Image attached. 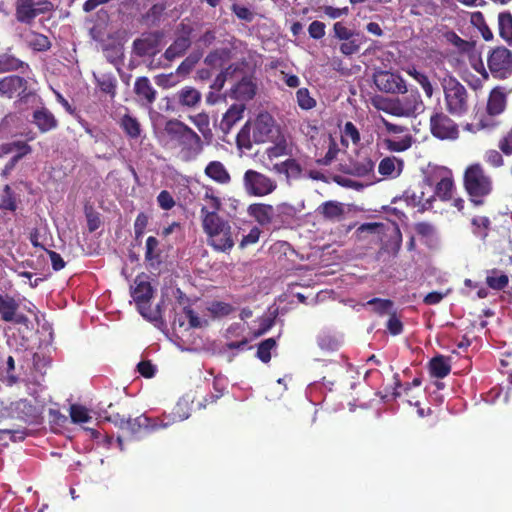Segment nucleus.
<instances>
[{
    "instance_id": "obj_33",
    "label": "nucleus",
    "mask_w": 512,
    "mask_h": 512,
    "mask_svg": "<svg viewBox=\"0 0 512 512\" xmlns=\"http://www.w3.org/2000/svg\"><path fill=\"white\" fill-rule=\"evenodd\" d=\"M231 57V51L228 48H217L210 51L204 59V63L210 68L222 67Z\"/></svg>"
},
{
    "instance_id": "obj_29",
    "label": "nucleus",
    "mask_w": 512,
    "mask_h": 512,
    "mask_svg": "<svg viewBox=\"0 0 512 512\" xmlns=\"http://www.w3.org/2000/svg\"><path fill=\"white\" fill-rule=\"evenodd\" d=\"M35 3L33 0H17L15 16L18 22L31 24L36 18Z\"/></svg>"
},
{
    "instance_id": "obj_24",
    "label": "nucleus",
    "mask_w": 512,
    "mask_h": 512,
    "mask_svg": "<svg viewBox=\"0 0 512 512\" xmlns=\"http://www.w3.org/2000/svg\"><path fill=\"white\" fill-rule=\"evenodd\" d=\"M11 50L12 48H8L6 52L0 54V74L15 71L24 73L25 70H29V64L17 58L11 53Z\"/></svg>"
},
{
    "instance_id": "obj_15",
    "label": "nucleus",
    "mask_w": 512,
    "mask_h": 512,
    "mask_svg": "<svg viewBox=\"0 0 512 512\" xmlns=\"http://www.w3.org/2000/svg\"><path fill=\"white\" fill-rule=\"evenodd\" d=\"M426 183L422 185H418L417 187H410L405 190L403 194V198L408 206L413 208H417V211L420 213L425 212L432 208V203L434 201V195L426 196Z\"/></svg>"
},
{
    "instance_id": "obj_42",
    "label": "nucleus",
    "mask_w": 512,
    "mask_h": 512,
    "mask_svg": "<svg viewBox=\"0 0 512 512\" xmlns=\"http://www.w3.org/2000/svg\"><path fill=\"white\" fill-rule=\"evenodd\" d=\"M121 128L130 138L136 139L141 134L140 123L130 115H124L120 122Z\"/></svg>"
},
{
    "instance_id": "obj_57",
    "label": "nucleus",
    "mask_w": 512,
    "mask_h": 512,
    "mask_svg": "<svg viewBox=\"0 0 512 512\" xmlns=\"http://www.w3.org/2000/svg\"><path fill=\"white\" fill-rule=\"evenodd\" d=\"M251 126L247 122L239 131L236 137L237 145L241 148L250 149L252 146L253 138L250 137Z\"/></svg>"
},
{
    "instance_id": "obj_17",
    "label": "nucleus",
    "mask_w": 512,
    "mask_h": 512,
    "mask_svg": "<svg viewBox=\"0 0 512 512\" xmlns=\"http://www.w3.org/2000/svg\"><path fill=\"white\" fill-rule=\"evenodd\" d=\"M274 127L273 117L265 112L260 113L252 125V138L254 143H265L271 138Z\"/></svg>"
},
{
    "instance_id": "obj_18",
    "label": "nucleus",
    "mask_w": 512,
    "mask_h": 512,
    "mask_svg": "<svg viewBox=\"0 0 512 512\" xmlns=\"http://www.w3.org/2000/svg\"><path fill=\"white\" fill-rule=\"evenodd\" d=\"M161 34L159 32H151L143 34L142 37L133 41V52L139 57L155 55L158 51Z\"/></svg>"
},
{
    "instance_id": "obj_45",
    "label": "nucleus",
    "mask_w": 512,
    "mask_h": 512,
    "mask_svg": "<svg viewBox=\"0 0 512 512\" xmlns=\"http://www.w3.org/2000/svg\"><path fill=\"white\" fill-rule=\"evenodd\" d=\"M17 209V201L15 193L12 188L7 184L2 190L0 196V210H8L14 212Z\"/></svg>"
},
{
    "instance_id": "obj_46",
    "label": "nucleus",
    "mask_w": 512,
    "mask_h": 512,
    "mask_svg": "<svg viewBox=\"0 0 512 512\" xmlns=\"http://www.w3.org/2000/svg\"><path fill=\"white\" fill-rule=\"evenodd\" d=\"M473 233L481 239H485L490 230L491 221L486 216H476L471 221Z\"/></svg>"
},
{
    "instance_id": "obj_43",
    "label": "nucleus",
    "mask_w": 512,
    "mask_h": 512,
    "mask_svg": "<svg viewBox=\"0 0 512 512\" xmlns=\"http://www.w3.org/2000/svg\"><path fill=\"white\" fill-rule=\"evenodd\" d=\"M277 346L274 338H267L261 341L257 346L256 356L263 363H268L271 360V351Z\"/></svg>"
},
{
    "instance_id": "obj_25",
    "label": "nucleus",
    "mask_w": 512,
    "mask_h": 512,
    "mask_svg": "<svg viewBox=\"0 0 512 512\" xmlns=\"http://www.w3.org/2000/svg\"><path fill=\"white\" fill-rule=\"evenodd\" d=\"M33 123L41 133L49 132L58 126V121L51 111L42 107L33 112Z\"/></svg>"
},
{
    "instance_id": "obj_12",
    "label": "nucleus",
    "mask_w": 512,
    "mask_h": 512,
    "mask_svg": "<svg viewBox=\"0 0 512 512\" xmlns=\"http://www.w3.org/2000/svg\"><path fill=\"white\" fill-rule=\"evenodd\" d=\"M376 87L385 93L405 94L407 87L405 80L397 73L378 71L373 76Z\"/></svg>"
},
{
    "instance_id": "obj_58",
    "label": "nucleus",
    "mask_w": 512,
    "mask_h": 512,
    "mask_svg": "<svg viewBox=\"0 0 512 512\" xmlns=\"http://www.w3.org/2000/svg\"><path fill=\"white\" fill-rule=\"evenodd\" d=\"M333 31L335 37L341 41L349 40L350 38L359 34L358 32L347 28L342 22L334 23Z\"/></svg>"
},
{
    "instance_id": "obj_34",
    "label": "nucleus",
    "mask_w": 512,
    "mask_h": 512,
    "mask_svg": "<svg viewBox=\"0 0 512 512\" xmlns=\"http://www.w3.org/2000/svg\"><path fill=\"white\" fill-rule=\"evenodd\" d=\"M145 261L151 266L161 263V250L159 249V241L154 236H149L145 245Z\"/></svg>"
},
{
    "instance_id": "obj_36",
    "label": "nucleus",
    "mask_w": 512,
    "mask_h": 512,
    "mask_svg": "<svg viewBox=\"0 0 512 512\" xmlns=\"http://www.w3.org/2000/svg\"><path fill=\"white\" fill-rule=\"evenodd\" d=\"M27 44L36 52L48 51L52 46L50 39L46 35L36 31L30 32Z\"/></svg>"
},
{
    "instance_id": "obj_5",
    "label": "nucleus",
    "mask_w": 512,
    "mask_h": 512,
    "mask_svg": "<svg viewBox=\"0 0 512 512\" xmlns=\"http://www.w3.org/2000/svg\"><path fill=\"white\" fill-rule=\"evenodd\" d=\"M356 233L361 238L364 234H373L379 237L381 249L396 256L401 249L402 233L397 223H364L357 228Z\"/></svg>"
},
{
    "instance_id": "obj_61",
    "label": "nucleus",
    "mask_w": 512,
    "mask_h": 512,
    "mask_svg": "<svg viewBox=\"0 0 512 512\" xmlns=\"http://www.w3.org/2000/svg\"><path fill=\"white\" fill-rule=\"evenodd\" d=\"M231 11L236 15V17L240 20H244L246 22H251L254 19V14L250 11L249 8L245 6H241L239 4H232Z\"/></svg>"
},
{
    "instance_id": "obj_19",
    "label": "nucleus",
    "mask_w": 512,
    "mask_h": 512,
    "mask_svg": "<svg viewBox=\"0 0 512 512\" xmlns=\"http://www.w3.org/2000/svg\"><path fill=\"white\" fill-rule=\"evenodd\" d=\"M184 34L175 38V40L165 50L163 56L168 61H173L176 58L183 56L191 46V32L190 26H183Z\"/></svg>"
},
{
    "instance_id": "obj_16",
    "label": "nucleus",
    "mask_w": 512,
    "mask_h": 512,
    "mask_svg": "<svg viewBox=\"0 0 512 512\" xmlns=\"http://www.w3.org/2000/svg\"><path fill=\"white\" fill-rule=\"evenodd\" d=\"M167 426L168 423L159 418H149L145 415H140L135 418H127L124 430L131 435H137L142 431L152 432Z\"/></svg>"
},
{
    "instance_id": "obj_7",
    "label": "nucleus",
    "mask_w": 512,
    "mask_h": 512,
    "mask_svg": "<svg viewBox=\"0 0 512 512\" xmlns=\"http://www.w3.org/2000/svg\"><path fill=\"white\" fill-rule=\"evenodd\" d=\"M487 67L494 79L509 78L512 75V52L504 46L490 49L487 55Z\"/></svg>"
},
{
    "instance_id": "obj_1",
    "label": "nucleus",
    "mask_w": 512,
    "mask_h": 512,
    "mask_svg": "<svg viewBox=\"0 0 512 512\" xmlns=\"http://www.w3.org/2000/svg\"><path fill=\"white\" fill-rule=\"evenodd\" d=\"M164 131L172 148L178 150V158L183 162H191L202 153L203 142L200 136L182 121L177 119L167 121Z\"/></svg>"
},
{
    "instance_id": "obj_32",
    "label": "nucleus",
    "mask_w": 512,
    "mask_h": 512,
    "mask_svg": "<svg viewBox=\"0 0 512 512\" xmlns=\"http://www.w3.org/2000/svg\"><path fill=\"white\" fill-rule=\"evenodd\" d=\"M429 370L433 377L438 379L445 378L451 371L449 359L443 355L433 357L429 362Z\"/></svg>"
},
{
    "instance_id": "obj_26",
    "label": "nucleus",
    "mask_w": 512,
    "mask_h": 512,
    "mask_svg": "<svg viewBox=\"0 0 512 512\" xmlns=\"http://www.w3.org/2000/svg\"><path fill=\"white\" fill-rule=\"evenodd\" d=\"M134 92L137 97L146 104H152L156 100L157 92L151 85L150 80L145 76L136 79Z\"/></svg>"
},
{
    "instance_id": "obj_53",
    "label": "nucleus",
    "mask_w": 512,
    "mask_h": 512,
    "mask_svg": "<svg viewBox=\"0 0 512 512\" xmlns=\"http://www.w3.org/2000/svg\"><path fill=\"white\" fill-rule=\"evenodd\" d=\"M296 99L299 107L303 110H310L316 106V100L310 95L307 88L298 89Z\"/></svg>"
},
{
    "instance_id": "obj_59",
    "label": "nucleus",
    "mask_w": 512,
    "mask_h": 512,
    "mask_svg": "<svg viewBox=\"0 0 512 512\" xmlns=\"http://www.w3.org/2000/svg\"><path fill=\"white\" fill-rule=\"evenodd\" d=\"M386 327L389 333L393 336H397L403 332V323L395 311L390 313Z\"/></svg>"
},
{
    "instance_id": "obj_9",
    "label": "nucleus",
    "mask_w": 512,
    "mask_h": 512,
    "mask_svg": "<svg viewBox=\"0 0 512 512\" xmlns=\"http://www.w3.org/2000/svg\"><path fill=\"white\" fill-rule=\"evenodd\" d=\"M429 125L431 134L439 140H456L459 137L457 123L443 111L433 113Z\"/></svg>"
},
{
    "instance_id": "obj_4",
    "label": "nucleus",
    "mask_w": 512,
    "mask_h": 512,
    "mask_svg": "<svg viewBox=\"0 0 512 512\" xmlns=\"http://www.w3.org/2000/svg\"><path fill=\"white\" fill-rule=\"evenodd\" d=\"M463 184L470 201L475 206L484 204V198L492 192L493 188L491 177L479 163L471 164L465 169Z\"/></svg>"
},
{
    "instance_id": "obj_38",
    "label": "nucleus",
    "mask_w": 512,
    "mask_h": 512,
    "mask_svg": "<svg viewBox=\"0 0 512 512\" xmlns=\"http://www.w3.org/2000/svg\"><path fill=\"white\" fill-rule=\"evenodd\" d=\"M499 34L509 44H512V15L510 12H502L498 16Z\"/></svg>"
},
{
    "instance_id": "obj_22",
    "label": "nucleus",
    "mask_w": 512,
    "mask_h": 512,
    "mask_svg": "<svg viewBox=\"0 0 512 512\" xmlns=\"http://www.w3.org/2000/svg\"><path fill=\"white\" fill-rule=\"evenodd\" d=\"M507 105V93L504 87H494L488 96L486 111L490 116H498L504 112Z\"/></svg>"
},
{
    "instance_id": "obj_54",
    "label": "nucleus",
    "mask_w": 512,
    "mask_h": 512,
    "mask_svg": "<svg viewBox=\"0 0 512 512\" xmlns=\"http://www.w3.org/2000/svg\"><path fill=\"white\" fill-rule=\"evenodd\" d=\"M393 379H394V384H395V388H394V391H393V396L394 398H397V397H400L401 396V392L398 390L399 388H402L403 387V390H404V393L406 395L409 394V391L411 390L412 387H418L421 385L422 383V380L421 378L419 377H416L412 380V382H408V383H405L404 385H402L401 383V380H400V377H399V374H394L393 376Z\"/></svg>"
},
{
    "instance_id": "obj_55",
    "label": "nucleus",
    "mask_w": 512,
    "mask_h": 512,
    "mask_svg": "<svg viewBox=\"0 0 512 512\" xmlns=\"http://www.w3.org/2000/svg\"><path fill=\"white\" fill-rule=\"evenodd\" d=\"M339 153L338 144L334 140L332 136H329V146L328 151L324 155V157L317 160V164L320 166H328L330 165L337 157Z\"/></svg>"
},
{
    "instance_id": "obj_11",
    "label": "nucleus",
    "mask_w": 512,
    "mask_h": 512,
    "mask_svg": "<svg viewBox=\"0 0 512 512\" xmlns=\"http://www.w3.org/2000/svg\"><path fill=\"white\" fill-rule=\"evenodd\" d=\"M131 289V296L140 314L145 318H149L148 311H150V300L153 297L154 289L150 282L146 280V276L138 275Z\"/></svg>"
},
{
    "instance_id": "obj_51",
    "label": "nucleus",
    "mask_w": 512,
    "mask_h": 512,
    "mask_svg": "<svg viewBox=\"0 0 512 512\" xmlns=\"http://www.w3.org/2000/svg\"><path fill=\"white\" fill-rule=\"evenodd\" d=\"M2 151L4 153H11L13 151H16L15 155L20 156V158H23L32 152V148L29 144H27L24 141H14L2 145Z\"/></svg>"
},
{
    "instance_id": "obj_30",
    "label": "nucleus",
    "mask_w": 512,
    "mask_h": 512,
    "mask_svg": "<svg viewBox=\"0 0 512 512\" xmlns=\"http://www.w3.org/2000/svg\"><path fill=\"white\" fill-rule=\"evenodd\" d=\"M317 211L329 221L341 220L345 213L343 204L337 201H326L318 207Z\"/></svg>"
},
{
    "instance_id": "obj_35",
    "label": "nucleus",
    "mask_w": 512,
    "mask_h": 512,
    "mask_svg": "<svg viewBox=\"0 0 512 512\" xmlns=\"http://www.w3.org/2000/svg\"><path fill=\"white\" fill-rule=\"evenodd\" d=\"M509 283V278L500 270L494 268L487 271L486 284L493 290H502Z\"/></svg>"
},
{
    "instance_id": "obj_50",
    "label": "nucleus",
    "mask_w": 512,
    "mask_h": 512,
    "mask_svg": "<svg viewBox=\"0 0 512 512\" xmlns=\"http://www.w3.org/2000/svg\"><path fill=\"white\" fill-rule=\"evenodd\" d=\"M364 36L360 33L349 40H346L341 43L339 49L340 52L345 56H350L357 53L360 49V45L362 44Z\"/></svg>"
},
{
    "instance_id": "obj_44",
    "label": "nucleus",
    "mask_w": 512,
    "mask_h": 512,
    "mask_svg": "<svg viewBox=\"0 0 512 512\" xmlns=\"http://www.w3.org/2000/svg\"><path fill=\"white\" fill-rule=\"evenodd\" d=\"M204 200L207 202V205L202 206L200 210L201 220L203 219V210H206L207 213L214 212L215 214H218V211L222 207L220 198L214 195L213 189L211 188L206 189Z\"/></svg>"
},
{
    "instance_id": "obj_49",
    "label": "nucleus",
    "mask_w": 512,
    "mask_h": 512,
    "mask_svg": "<svg viewBox=\"0 0 512 512\" xmlns=\"http://www.w3.org/2000/svg\"><path fill=\"white\" fill-rule=\"evenodd\" d=\"M367 305L373 306V310L380 316L392 313L394 302L390 299L372 298L367 302Z\"/></svg>"
},
{
    "instance_id": "obj_64",
    "label": "nucleus",
    "mask_w": 512,
    "mask_h": 512,
    "mask_svg": "<svg viewBox=\"0 0 512 512\" xmlns=\"http://www.w3.org/2000/svg\"><path fill=\"white\" fill-rule=\"evenodd\" d=\"M498 147L500 151L505 155L512 154V127L511 130L503 138L500 139Z\"/></svg>"
},
{
    "instance_id": "obj_23",
    "label": "nucleus",
    "mask_w": 512,
    "mask_h": 512,
    "mask_svg": "<svg viewBox=\"0 0 512 512\" xmlns=\"http://www.w3.org/2000/svg\"><path fill=\"white\" fill-rule=\"evenodd\" d=\"M202 99L200 91L192 86H184L176 92L174 100L181 107L194 109L196 108Z\"/></svg>"
},
{
    "instance_id": "obj_28",
    "label": "nucleus",
    "mask_w": 512,
    "mask_h": 512,
    "mask_svg": "<svg viewBox=\"0 0 512 512\" xmlns=\"http://www.w3.org/2000/svg\"><path fill=\"white\" fill-rule=\"evenodd\" d=\"M244 112L243 105L233 104L223 115L220 122V129L224 134H228L232 127L242 119Z\"/></svg>"
},
{
    "instance_id": "obj_62",
    "label": "nucleus",
    "mask_w": 512,
    "mask_h": 512,
    "mask_svg": "<svg viewBox=\"0 0 512 512\" xmlns=\"http://www.w3.org/2000/svg\"><path fill=\"white\" fill-rule=\"evenodd\" d=\"M485 161L492 167H501L504 164V159L502 154L494 149L488 150L485 153Z\"/></svg>"
},
{
    "instance_id": "obj_41",
    "label": "nucleus",
    "mask_w": 512,
    "mask_h": 512,
    "mask_svg": "<svg viewBox=\"0 0 512 512\" xmlns=\"http://www.w3.org/2000/svg\"><path fill=\"white\" fill-rule=\"evenodd\" d=\"M381 102L383 103V105L378 104L376 100L373 101L375 107H377L378 109H381L393 116L406 117V112H404L405 109L402 106L403 104L400 98H397L394 101L381 100Z\"/></svg>"
},
{
    "instance_id": "obj_60",
    "label": "nucleus",
    "mask_w": 512,
    "mask_h": 512,
    "mask_svg": "<svg viewBox=\"0 0 512 512\" xmlns=\"http://www.w3.org/2000/svg\"><path fill=\"white\" fill-rule=\"evenodd\" d=\"M395 162L394 157L383 158L379 163L378 172L383 176H393L396 169Z\"/></svg>"
},
{
    "instance_id": "obj_3",
    "label": "nucleus",
    "mask_w": 512,
    "mask_h": 512,
    "mask_svg": "<svg viewBox=\"0 0 512 512\" xmlns=\"http://www.w3.org/2000/svg\"><path fill=\"white\" fill-rule=\"evenodd\" d=\"M440 84L446 112L454 117L466 115L471 106V97L467 88L452 75L443 77Z\"/></svg>"
},
{
    "instance_id": "obj_47",
    "label": "nucleus",
    "mask_w": 512,
    "mask_h": 512,
    "mask_svg": "<svg viewBox=\"0 0 512 512\" xmlns=\"http://www.w3.org/2000/svg\"><path fill=\"white\" fill-rule=\"evenodd\" d=\"M471 23L475 27H477V29L479 30V32L481 33V35L485 41H490L493 39V33L490 30V28L488 27L482 12H480V11L474 12L471 15Z\"/></svg>"
},
{
    "instance_id": "obj_8",
    "label": "nucleus",
    "mask_w": 512,
    "mask_h": 512,
    "mask_svg": "<svg viewBox=\"0 0 512 512\" xmlns=\"http://www.w3.org/2000/svg\"><path fill=\"white\" fill-rule=\"evenodd\" d=\"M243 185L249 195L258 197L269 195L277 188L275 180L252 169L244 173Z\"/></svg>"
},
{
    "instance_id": "obj_27",
    "label": "nucleus",
    "mask_w": 512,
    "mask_h": 512,
    "mask_svg": "<svg viewBox=\"0 0 512 512\" xmlns=\"http://www.w3.org/2000/svg\"><path fill=\"white\" fill-rule=\"evenodd\" d=\"M400 100L405 109L404 112H406V117L416 116L424 108L421 95L417 90L411 91L409 94L400 98Z\"/></svg>"
},
{
    "instance_id": "obj_2",
    "label": "nucleus",
    "mask_w": 512,
    "mask_h": 512,
    "mask_svg": "<svg viewBox=\"0 0 512 512\" xmlns=\"http://www.w3.org/2000/svg\"><path fill=\"white\" fill-rule=\"evenodd\" d=\"M202 228L207 236V244L218 252H229L238 236L237 228L219 214L203 210Z\"/></svg>"
},
{
    "instance_id": "obj_20",
    "label": "nucleus",
    "mask_w": 512,
    "mask_h": 512,
    "mask_svg": "<svg viewBox=\"0 0 512 512\" xmlns=\"http://www.w3.org/2000/svg\"><path fill=\"white\" fill-rule=\"evenodd\" d=\"M273 230L289 226L296 217V209L289 203H279L273 206Z\"/></svg>"
},
{
    "instance_id": "obj_63",
    "label": "nucleus",
    "mask_w": 512,
    "mask_h": 512,
    "mask_svg": "<svg viewBox=\"0 0 512 512\" xmlns=\"http://www.w3.org/2000/svg\"><path fill=\"white\" fill-rule=\"evenodd\" d=\"M158 205L164 210H170L175 206V200L167 190H162L157 196Z\"/></svg>"
},
{
    "instance_id": "obj_56",
    "label": "nucleus",
    "mask_w": 512,
    "mask_h": 512,
    "mask_svg": "<svg viewBox=\"0 0 512 512\" xmlns=\"http://www.w3.org/2000/svg\"><path fill=\"white\" fill-rule=\"evenodd\" d=\"M70 417L73 423H86L91 419L88 410L78 404L71 405Z\"/></svg>"
},
{
    "instance_id": "obj_10",
    "label": "nucleus",
    "mask_w": 512,
    "mask_h": 512,
    "mask_svg": "<svg viewBox=\"0 0 512 512\" xmlns=\"http://www.w3.org/2000/svg\"><path fill=\"white\" fill-rule=\"evenodd\" d=\"M33 92L28 89V81L19 75H8L0 78V97L27 102Z\"/></svg>"
},
{
    "instance_id": "obj_40",
    "label": "nucleus",
    "mask_w": 512,
    "mask_h": 512,
    "mask_svg": "<svg viewBox=\"0 0 512 512\" xmlns=\"http://www.w3.org/2000/svg\"><path fill=\"white\" fill-rule=\"evenodd\" d=\"M407 73L422 87L425 95L428 98H431L433 96V94H434L433 85L430 82L429 77L425 73L418 71L414 67L408 69Z\"/></svg>"
},
{
    "instance_id": "obj_37",
    "label": "nucleus",
    "mask_w": 512,
    "mask_h": 512,
    "mask_svg": "<svg viewBox=\"0 0 512 512\" xmlns=\"http://www.w3.org/2000/svg\"><path fill=\"white\" fill-rule=\"evenodd\" d=\"M97 87L108 94L112 99L116 96L117 79L112 74H102L95 76Z\"/></svg>"
},
{
    "instance_id": "obj_14",
    "label": "nucleus",
    "mask_w": 512,
    "mask_h": 512,
    "mask_svg": "<svg viewBox=\"0 0 512 512\" xmlns=\"http://www.w3.org/2000/svg\"><path fill=\"white\" fill-rule=\"evenodd\" d=\"M7 415L10 418L23 421L25 423H34L39 418V410L31 401L27 399H20L11 402L6 408Z\"/></svg>"
},
{
    "instance_id": "obj_52",
    "label": "nucleus",
    "mask_w": 512,
    "mask_h": 512,
    "mask_svg": "<svg viewBox=\"0 0 512 512\" xmlns=\"http://www.w3.org/2000/svg\"><path fill=\"white\" fill-rule=\"evenodd\" d=\"M386 148L393 152H403L409 149L412 145V136L405 135L401 139H386Z\"/></svg>"
},
{
    "instance_id": "obj_39",
    "label": "nucleus",
    "mask_w": 512,
    "mask_h": 512,
    "mask_svg": "<svg viewBox=\"0 0 512 512\" xmlns=\"http://www.w3.org/2000/svg\"><path fill=\"white\" fill-rule=\"evenodd\" d=\"M202 56V51H193L180 63L176 69V73L180 76L188 75L201 60Z\"/></svg>"
},
{
    "instance_id": "obj_31",
    "label": "nucleus",
    "mask_w": 512,
    "mask_h": 512,
    "mask_svg": "<svg viewBox=\"0 0 512 512\" xmlns=\"http://www.w3.org/2000/svg\"><path fill=\"white\" fill-rule=\"evenodd\" d=\"M205 174L219 184H228L231 176L223 163L220 161H211L205 168Z\"/></svg>"
},
{
    "instance_id": "obj_6",
    "label": "nucleus",
    "mask_w": 512,
    "mask_h": 512,
    "mask_svg": "<svg viewBox=\"0 0 512 512\" xmlns=\"http://www.w3.org/2000/svg\"><path fill=\"white\" fill-rule=\"evenodd\" d=\"M427 187L430 189L435 186L434 198L437 196L443 201L452 198V191L454 188V181L452 171L444 166L431 167L424 179Z\"/></svg>"
},
{
    "instance_id": "obj_21",
    "label": "nucleus",
    "mask_w": 512,
    "mask_h": 512,
    "mask_svg": "<svg viewBox=\"0 0 512 512\" xmlns=\"http://www.w3.org/2000/svg\"><path fill=\"white\" fill-rule=\"evenodd\" d=\"M247 212L262 227L273 229V205L253 203L248 206Z\"/></svg>"
},
{
    "instance_id": "obj_13",
    "label": "nucleus",
    "mask_w": 512,
    "mask_h": 512,
    "mask_svg": "<svg viewBox=\"0 0 512 512\" xmlns=\"http://www.w3.org/2000/svg\"><path fill=\"white\" fill-rule=\"evenodd\" d=\"M19 301L8 293H0V318L4 322L26 325L28 317L18 313Z\"/></svg>"
},
{
    "instance_id": "obj_48",
    "label": "nucleus",
    "mask_w": 512,
    "mask_h": 512,
    "mask_svg": "<svg viewBox=\"0 0 512 512\" xmlns=\"http://www.w3.org/2000/svg\"><path fill=\"white\" fill-rule=\"evenodd\" d=\"M209 313L215 318H221L230 315L234 311V307L223 301H213L207 307Z\"/></svg>"
}]
</instances>
